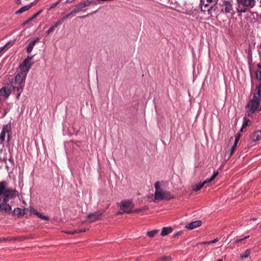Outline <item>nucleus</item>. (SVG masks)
<instances>
[{
    "instance_id": "obj_1",
    "label": "nucleus",
    "mask_w": 261,
    "mask_h": 261,
    "mask_svg": "<svg viewBox=\"0 0 261 261\" xmlns=\"http://www.w3.org/2000/svg\"><path fill=\"white\" fill-rule=\"evenodd\" d=\"M6 181L0 182V202L7 203L10 199L16 196V190L7 189Z\"/></svg>"
},
{
    "instance_id": "obj_2",
    "label": "nucleus",
    "mask_w": 261,
    "mask_h": 261,
    "mask_svg": "<svg viewBox=\"0 0 261 261\" xmlns=\"http://www.w3.org/2000/svg\"><path fill=\"white\" fill-rule=\"evenodd\" d=\"M261 100V90L257 89V92H255L253 94V98L250 99L246 105V109H250L255 112L258 111V107L259 106Z\"/></svg>"
},
{
    "instance_id": "obj_3",
    "label": "nucleus",
    "mask_w": 261,
    "mask_h": 261,
    "mask_svg": "<svg viewBox=\"0 0 261 261\" xmlns=\"http://www.w3.org/2000/svg\"><path fill=\"white\" fill-rule=\"evenodd\" d=\"M174 197L171 193L167 191H155L154 200H168L173 198Z\"/></svg>"
},
{
    "instance_id": "obj_4",
    "label": "nucleus",
    "mask_w": 261,
    "mask_h": 261,
    "mask_svg": "<svg viewBox=\"0 0 261 261\" xmlns=\"http://www.w3.org/2000/svg\"><path fill=\"white\" fill-rule=\"evenodd\" d=\"M33 57V56H28L22 61L19 66L20 71L28 73L33 64V62H31Z\"/></svg>"
},
{
    "instance_id": "obj_5",
    "label": "nucleus",
    "mask_w": 261,
    "mask_h": 261,
    "mask_svg": "<svg viewBox=\"0 0 261 261\" xmlns=\"http://www.w3.org/2000/svg\"><path fill=\"white\" fill-rule=\"evenodd\" d=\"M28 73L20 71L15 77L14 83L16 85H23L24 86L25 81Z\"/></svg>"
},
{
    "instance_id": "obj_6",
    "label": "nucleus",
    "mask_w": 261,
    "mask_h": 261,
    "mask_svg": "<svg viewBox=\"0 0 261 261\" xmlns=\"http://www.w3.org/2000/svg\"><path fill=\"white\" fill-rule=\"evenodd\" d=\"M106 212V210L97 211L93 213H90L88 215L87 218L90 219V222H94L101 219L102 215Z\"/></svg>"
},
{
    "instance_id": "obj_7",
    "label": "nucleus",
    "mask_w": 261,
    "mask_h": 261,
    "mask_svg": "<svg viewBox=\"0 0 261 261\" xmlns=\"http://www.w3.org/2000/svg\"><path fill=\"white\" fill-rule=\"evenodd\" d=\"M11 92L14 93H16V98L19 100L20 96L23 91L24 86L23 85H18L14 86L13 85H11Z\"/></svg>"
},
{
    "instance_id": "obj_8",
    "label": "nucleus",
    "mask_w": 261,
    "mask_h": 261,
    "mask_svg": "<svg viewBox=\"0 0 261 261\" xmlns=\"http://www.w3.org/2000/svg\"><path fill=\"white\" fill-rule=\"evenodd\" d=\"M11 92V84H7L0 88V96L8 98Z\"/></svg>"
},
{
    "instance_id": "obj_9",
    "label": "nucleus",
    "mask_w": 261,
    "mask_h": 261,
    "mask_svg": "<svg viewBox=\"0 0 261 261\" xmlns=\"http://www.w3.org/2000/svg\"><path fill=\"white\" fill-rule=\"evenodd\" d=\"M28 212L27 208L22 209L19 207H16L14 208L13 211V215L15 216H16L18 218H22L25 214H27Z\"/></svg>"
},
{
    "instance_id": "obj_10",
    "label": "nucleus",
    "mask_w": 261,
    "mask_h": 261,
    "mask_svg": "<svg viewBox=\"0 0 261 261\" xmlns=\"http://www.w3.org/2000/svg\"><path fill=\"white\" fill-rule=\"evenodd\" d=\"M134 206V204L131 201L129 200L122 201L120 205L121 210H123V209H131L132 210H133Z\"/></svg>"
},
{
    "instance_id": "obj_11",
    "label": "nucleus",
    "mask_w": 261,
    "mask_h": 261,
    "mask_svg": "<svg viewBox=\"0 0 261 261\" xmlns=\"http://www.w3.org/2000/svg\"><path fill=\"white\" fill-rule=\"evenodd\" d=\"M240 5L252 8L255 5L254 0H237Z\"/></svg>"
},
{
    "instance_id": "obj_12",
    "label": "nucleus",
    "mask_w": 261,
    "mask_h": 261,
    "mask_svg": "<svg viewBox=\"0 0 261 261\" xmlns=\"http://www.w3.org/2000/svg\"><path fill=\"white\" fill-rule=\"evenodd\" d=\"M12 210L11 206L7 203H0V212L2 213H10Z\"/></svg>"
},
{
    "instance_id": "obj_13",
    "label": "nucleus",
    "mask_w": 261,
    "mask_h": 261,
    "mask_svg": "<svg viewBox=\"0 0 261 261\" xmlns=\"http://www.w3.org/2000/svg\"><path fill=\"white\" fill-rule=\"evenodd\" d=\"M202 222L200 220L193 221L186 225V228L189 229H193L201 225Z\"/></svg>"
},
{
    "instance_id": "obj_14",
    "label": "nucleus",
    "mask_w": 261,
    "mask_h": 261,
    "mask_svg": "<svg viewBox=\"0 0 261 261\" xmlns=\"http://www.w3.org/2000/svg\"><path fill=\"white\" fill-rule=\"evenodd\" d=\"M217 2H218V0H216L215 1V3L214 5V6H213L212 5L210 6L208 3H205L203 6V7H201V10L202 11H207L208 12V14H211V11H212V9L213 8V7L216 5H217Z\"/></svg>"
},
{
    "instance_id": "obj_15",
    "label": "nucleus",
    "mask_w": 261,
    "mask_h": 261,
    "mask_svg": "<svg viewBox=\"0 0 261 261\" xmlns=\"http://www.w3.org/2000/svg\"><path fill=\"white\" fill-rule=\"evenodd\" d=\"M39 40V38L37 37L29 43V44L28 46L27 49V51L28 53L29 54L32 51L36 43H37Z\"/></svg>"
},
{
    "instance_id": "obj_16",
    "label": "nucleus",
    "mask_w": 261,
    "mask_h": 261,
    "mask_svg": "<svg viewBox=\"0 0 261 261\" xmlns=\"http://www.w3.org/2000/svg\"><path fill=\"white\" fill-rule=\"evenodd\" d=\"M253 142L259 141L261 139V130L254 131L251 136Z\"/></svg>"
},
{
    "instance_id": "obj_17",
    "label": "nucleus",
    "mask_w": 261,
    "mask_h": 261,
    "mask_svg": "<svg viewBox=\"0 0 261 261\" xmlns=\"http://www.w3.org/2000/svg\"><path fill=\"white\" fill-rule=\"evenodd\" d=\"M92 4H95V3L93 1L82 0L80 3H79L82 10L85 7L89 6Z\"/></svg>"
},
{
    "instance_id": "obj_18",
    "label": "nucleus",
    "mask_w": 261,
    "mask_h": 261,
    "mask_svg": "<svg viewBox=\"0 0 261 261\" xmlns=\"http://www.w3.org/2000/svg\"><path fill=\"white\" fill-rule=\"evenodd\" d=\"M172 230H173V228L170 226L164 227L162 228V231L161 233V235L162 237L167 236L168 234H169V233L172 232Z\"/></svg>"
},
{
    "instance_id": "obj_19",
    "label": "nucleus",
    "mask_w": 261,
    "mask_h": 261,
    "mask_svg": "<svg viewBox=\"0 0 261 261\" xmlns=\"http://www.w3.org/2000/svg\"><path fill=\"white\" fill-rule=\"evenodd\" d=\"M218 173V171H214L212 176L210 178L206 179L202 184H203L204 186L206 184L210 183L215 178Z\"/></svg>"
},
{
    "instance_id": "obj_20",
    "label": "nucleus",
    "mask_w": 261,
    "mask_h": 261,
    "mask_svg": "<svg viewBox=\"0 0 261 261\" xmlns=\"http://www.w3.org/2000/svg\"><path fill=\"white\" fill-rule=\"evenodd\" d=\"M87 230H88L87 228L77 229H75L73 230L68 231L66 232V233L70 234H74L75 233L86 232Z\"/></svg>"
},
{
    "instance_id": "obj_21",
    "label": "nucleus",
    "mask_w": 261,
    "mask_h": 261,
    "mask_svg": "<svg viewBox=\"0 0 261 261\" xmlns=\"http://www.w3.org/2000/svg\"><path fill=\"white\" fill-rule=\"evenodd\" d=\"M250 122L251 121L249 119L247 118L246 116L244 117L243 122L240 131H242L243 128L248 126Z\"/></svg>"
},
{
    "instance_id": "obj_22",
    "label": "nucleus",
    "mask_w": 261,
    "mask_h": 261,
    "mask_svg": "<svg viewBox=\"0 0 261 261\" xmlns=\"http://www.w3.org/2000/svg\"><path fill=\"white\" fill-rule=\"evenodd\" d=\"M232 7L231 4L228 1L225 2V11L226 13H230L232 10Z\"/></svg>"
},
{
    "instance_id": "obj_23",
    "label": "nucleus",
    "mask_w": 261,
    "mask_h": 261,
    "mask_svg": "<svg viewBox=\"0 0 261 261\" xmlns=\"http://www.w3.org/2000/svg\"><path fill=\"white\" fill-rule=\"evenodd\" d=\"M11 128L10 126H8V125H5L3 128L2 130L3 132H5V133L6 134V133L8 134V140L9 141V138H10V133H11Z\"/></svg>"
},
{
    "instance_id": "obj_24",
    "label": "nucleus",
    "mask_w": 261,
    "mask_h": 261,
    "mask_svg": "<svg viewBox=\"0 0 261 261\" xmlns=\"http://www.w3.org/2000/svg\"><path fill=\"white\" fill-rule=\"evenodd\" d=\"M81 11H82V9L81 8L79 4H77L74 6L73 9L72 10V11L71 12H70V13H72V16H73L76 13L80 12Z\"/></svg>"
},
{
    "instance_id": "obj_25",
    "label": "nucleus",
    "mask_w": 261,
    "mask_h": 261,
    "mask_svg": "<svg viewBox=\"0 0 261 261\" xmlns=\"http://www.w3.org/2000/svg\"><path fill=\"white\" fill-rule=\"evenodd\" d=\"M81 11H82V9L81 8L79 4H77L74 6L73 9L72 10V11L71 12H70V13H72V16H73L76 13L80 12Z\"/></svg>"
},
{
    "instance_id": "obj_26",
    "label": "nucleus",
    "mask_w": 261,
    "mask_h": 261,
    "mask_svg": "<svg viewBox=\"0 0 261 261\" xmlns=\"http://www.w3.org/2000/svg\"><path fill=\"white\" fill-rule=\"evenodd\" d=\"M159 231L158 229H154L147 232V236L150 238L154 237Z\"/></svg>"
},
{
    "instance_id": "obj_27",
    "label": "nucleus",
    "mask_w": 261,
    "mask_h": 261,
    "mask_svg": "<svg viewBox=\"0 0 261 261\" xmlns=\"http://www.w3.org/2000/svg\"><path fill=\"white\" fill-rule=\"evenodd\" d=\"M172 258L170 255H164L156 259V261H171Z\"/></svg>"
},
{
    "instance_id": "obj_28",
    "label": "nucleus",
    "mask_w": 261,
    "mask_h": 261,
    "mask_svg": "<svg viewBox=\"0 0 261 261\" xmlns=\"http://www.w3.org/2000/svg\"><path fill=\"white\" fill-rule=\"evenodd\" d=\"M28 10H29V7H28L27 5H25L24 6L22 7L21 8L19 9L17 11H16L15 12V14H19L22 13L25 11H27Z\"/></svg>"
},
{
    "instance_id": "obj_29",
    "label": "nucleus",
    "mask_w": 261,
    "mask_h": 261,
    "mask_svg": "<svg viewBox=\"0 0 261 261\" xmlns=\"http://www.w3.org/2000/svg\"><path fill=\"white\" fill-rule=\"evenodd\" d=\"M251 250L250 249H247L245 250V251L241 254L240 258L241 259H243V258L248 257L249 255L250 254Z\"/></svg>"
},
{
    "instance_id": "obj_30",
    "label": "nucleus",
    "mask_w": 261,
    "mask_h": 261,
    "mask_svg": "<svg viewBox=\"0 0 261 261\" xmlns=\"http://www.w3.org/2000/svg\"><path fill=\"white\" fill-rule=\"evenodd\" d=\"M149 207L147 206H144L140 208H136L135 210L133 211L134 213H139L142 212H145L148 210Z\"/></svg>"
},
{
    "instance_id": "obj_31",
    "label": "nucleus",
    "mask_w": 261,
    "mask_h": 261,
    "mask_svg": "<svg viewBox=\"0 0 261 261\" xmlns=\"http://www.w3.org/2000/svg\"><path fill=\"white\" fill-rule=\"evenodd\" d=\"M203 186V184H196L192 187V190L194 191H198L199 190H200L202 187Z\"/></svg>"
},
{
    "instance_id": "obj_32",
    "label": "nucleus",
    "mask_w": 261,
    "mask_h": 261,
    "mask_svg": "<svg viewBox=\"0 0 261 261\" xmlns=\"http://www.w3.org/2000/svg\"><path fill=\"white\" fill-rule=\"evenodd\" d=\"M36 216L38 217L39 218L44 220L48 221L49 220V218L47 216H43L41 213L38 212L36 213Z\"/></svg>"
},
{
    "instance_id": "obj_33",
    "label": "nucleus",
    "mask_w": 261,
    "mask_h": 261,
    "mask_svg": "<svg viewBox=\"0 0 261 261\" xmlns=\"http://www.w3.org/2000/svg\"><path fill=\"white\" fill-rule=\"evenodd\" d=\"M247 109V110L245 112V116L246 117H247V116L252 117V115L256 112L253 110L251 111L250 109Z\"/></svg>"
},
{
    "instance_id": "obj_34",
    "label": "nucleus",
    "mask_w": 261,
    "mask_h": 261,
    "mask_svg": "<svg viewBox=\"0 0 261 261\" xmlns=\"http://www.w3.org/2000/svg\"><path fill=\"white\" fill-rule=\"evenodd\" d=\"M133 212V210H132L131 209H129V210H124L123 209V210H121V211H119L118 213H117V215H122V214H123L124 213H127V214H130Z\"/></svg>"
},
{
    "instance_id": "obj_35",
    "label": "nucleus",
    "mask_w": 261,
    "mask_h": 261,
    "mask_svg": "<svg viewBox=\"0 0 261 261\" xmlns=\"http://www.w3.org/2000/svg\"><path fill=\"white\" fill-rule=\"evenodd\" d=\"M71 16H73L72 15V13H71L70 12L69 13H68V14L66 15L65 16L62 17L61 19H60V20L63 23L66 19H67Z\"/></svg>"
},
{
    "instance_id": "obj_36",
    "label": "nucleus",
    "mask_w": 261,
    "mask_h": 261,
    "mask_svg": "<svg viewBox=\"0 0 261 261\" xmlns=\"http://www.w3.org/2000/svg\"><path fill=\"white\" fill-rule=\"evenodd\" d=\"M6 133L2 131L0 134V143H3L5 139Z\"/></svg>"
},
{
    "instance_id": "obj_37",
    "label": "nucleus",
    "mask_w": 261,
    "mask_h": 261,
    "mask_svg": "<svg viewBox=\"0 0 261 261\" xmlns=\"http://www.w3.org/2000/svg\"><path fill=\"white\" fill-rule=\"evenodd\" d=\"M43 10H40L37 13H36L32 17L30 18V20H33L35 19L37 16H38L42 12Z\"/></svg>"
},
{
    "instance_id": "obj_38",
    "label": "nucleus",
    "mask_w": 261,
    "mask_h": 261,
    "mask_svg": "<svg viewBox=\"0 0 261 261\" xmlns=\"http://www.w3.org/2000/svg\"><path fill=\"white\" fill-rule=\"evenodd\" d=\"M237 144H238L234 143L233 145L231 147L230 150V155H232L234 153V151L237 147Z\"/></svg>"
},
{
    "instance_id": "obj_39",
    "label": "nucleus",
    "mask_w": 261,
    "mask_h": 261,
    "mask_svg": "<svg viewBox=\"0 0 261 261\" xmlns=\"http://www.w3.org/2000/svg\"><path fill=\"white\" fill-rule=\"evenodd\" d=\"M8 160L10 162V163H11L12 166L14 165V161L12 155L11 154H10L9 157L8 158Z\"/></svg>"
},
{
    "instance_id": "obj_40",
    "label": "nucleus",
    "mask_w": 261,
    "mask_h": 261,
    "mask_svg": "<svg viewBox=\"0 0 261 261\" xmlns=\"http://www.w3.org/2000/svg\"><path fill=\"white\" fill-rule=\"evenodd\" d=\"M61 0H58L56 3L51 5V6H50V9H51L55 8L61 2Z\"/></svg>"
},
{
    "instance_id": "obj_41",
    "label": "nucleus",
    "mask_w": 261,
    "mask_h": 261,
    "mask_svg": "<svg viewBox=\"0 0 261 261\" xmlns=\"http://www.w3.org/2000/svg\"><path fill=\"white\" fill-rule=\"evenodd\" d=\"M241 136V134L238 133L237 134V135L235 137V140H234V143H235L236 144H238V142H239V140L240 139Z\"/></svg>"
},
{
    "instance_id": "obj_42",
    "label": "nucleus",
    "mask_w": 261,
    "mask_h": 261,
    "mask_svg": "<svg viewBox=\"0 0 261 261\" xmlns=\"http://www.w3.org/2000/svg\"><path fill=\"white\" fill-rule=\"evenodd\" d=\"M160 182L159 181L155 182V184H154V188H155V191H160L159 190V188H160Z\"/></svg>"
},
{
    "instance_id": "obj_43",
    "label": "nucleus",
    "mask_w": 261,
    "mask_h": 261,
    "mask_svg": "<svg viewBox=\"0 0 261 261\" xmlns=\"http://www.w3.org/2000/svg\"><path fill=\"white\" fill-rule=\"evenodd\" d=\"M249 236H247L243 238H241V239H237L236 241H235V242L236 243H238L241 241H242L243 240H245V239H248L249 238Z\"/></svg>"
},
{
    "instance_id": "obj_44",
    "label": "nucleus",
    "mask_w": 261,
    "mask_h": 261,
    "mask_svg": "<svg viewBox=\"0 0 261 261\" xmlns=\"http://www.w3.org/2000/svg\"><path fill=\"white\" fill-rule=\"evenodd\" d=\"M30 212L31 214H34L36 215V213H38L33 207H30Z\"/></svg>"
},
{
    "instance_id": "obj_45",
    "label": "nucleus",
    "mask_w": 261,
    "mask_h": 261,
    "mask_svg": "<svg viewBox=\"0 0 261 261\" xmlns=\"http://www.w3.org/2000/svg\"><path fill=\"white\" fill-rule=\"evenodd\" d=\"M182 233V231H178L175 233H174L173 235V238H176L177 237V236L180 235L181 233Z\"/></svg>"
},
{
    "instance_id": "obj_46",
    "label": "nucleus",
    "mask_w": 261,
    "mask_h": 261,
    "mask_svg": "<svg viewBox=\"0 0 261 261\" xmlns=\"http://www.w3.org/2000/svg\"><path fill=\"white\" fill-rule=\"evenodd\" d=\"M62 23L60 21V20H58L54 24L53 26L55 29L56 28L58 25H61Z\"/></svg>"
},
{
    "instance_id": "obj_47",
    "label": "nucleus",
    "mask_w": 261,
    "mask_h": 261,
    "mask_svg": "<svg viewBox=\"0 0 261 261\" xmlns=\"http://www.w3.org/2000/svg\"><path fill=\"white\" fill-rule=\"evenodd\" d=\"M55 30V28L52 26L47 31V34H49L51 32H52Z\"/></svg>"
},
{
    "instance_id": "obj_48",
    "label": "nucleus",
    "mask_w": 261,
    "mask_h": 261,
    "mask_svg": "<svg viewBox=\"0 0 261 261\" xmlns=\"http://www.w3.org/2000/svg\"><path fill=\"white\" fill-rule=\"evenodd\" d=\"M218 241V238H216V239H214L213 240L208 241V243L210 244H213V243H216Z\"/></svg>"
},
{
    "instance_id": "obj_49",
    "label": "nucleus",
    "mask_w": 261,
    "mask_h": 261,
    "mask_svg": "<svg viewBox=\"0 0 261 261\" xmlns=\"http://www.w3.org/2000/svg\"><path fill=\"white\" fill-rule=\"evenodd\" d=\"M96 12H97V10H96V11H94V12H93L92 13H89V14H87L86 15L82 16L81 17V18H85L86 17L89 16L90 15H92L93 13H95Z\"/></svg>"
},
{
    "instance_id": "obj_50",
    "label": "nucleus",
    "mask_w": 261,
    "mask_h": 261,
    "mask_svg": "<svg viewBox=\"0 0 261 261\" xmlns=\"http://www.w3.org/2000/svg\"><path fill=\"white\" fill-rule=\"evenodd\" d=\"M30 21H31V20H30V18H29L28 20H27V21L23 22V23L22 24V27L25 26V25L28 24Z\"/></svg>"
},
{
    "instance_id": "obj_51",
    "label": "nucleus",
    "mask_w": 261,
    "mask_h": 261,
    "mask_svg": "<svg viewBox=\"0 0 261 261\" xmlns=\"http://www.w3.org/2000/svg\"><path fill=\"white\" fill-rule=\"evenodd\" d=\"M26 238H27V237H22V238H21L20 239H18V238L15 237V238H14L13 239V240H23L24 239H26Z\"/></svg>"
},
{
    "instance_id": "obj_52",
    "label": "nucleus",
    "mask_w": 261,
    "mask_h": 261,
    "mask_svg": "<svg viewBox=\"0 0 261 261\" xmlns=\"http://www.w3.org/2000/svg\"><path fill=\"white\" fill-rule=\"evenodd\" d=\"M9 109H6L5 110H4V115H3V117H5L6 114L8 113V112H9Z\"/></svg>"
},
{
    "instance_id": "obj_53",
    "label": "nucleus",
    "mask_w": 261,
    "mask_h": 261,
    "mask_svg": "<svg viewBox=\"0 0 261 261\" xmlns=\"http://www.w3.org/2000/svg\"><path fill=\"white\" fill-rule=\"evenodd\" d=\"M34 5V3H31V4L27 5V6L29 7V10L31 9Z\"/></svg>"
},
{
    "instance_id": "obj_54",
    "label": "nucleus",
    "mask_w": 261,
    "mask_h": 261,
    "mask_svg": "<svg viewBox=\"0 0 261 261\" xmlns=\"http://www.w3.org/2000/svg\"><path fill=\"white\" fill-rule=\"evenodd\" d=\"M7 160H8V158H7V155L6 156H4L3 158V161L5 163H7Z\"/></svg>"
},
{
    "instance_id": "obj_55",
    "label": "nucleus",
    "mask_w": 261,
    "mask_h": 261,
    "mask_svg": "<svg viewBox=\"0 0 261 261\" xmlns=\"http://www.w3.org/2000/svg\"><path fill=\"white\" fill-rule=\"evenodd\" d=\"M205 4V1L204 0H200V5H201V7H202L203 5Z\"/></svg>"
},
{
    "instance_id": "obj_56",
    "label": "nucleus",
    "mask_w": 261,
    "mask_h": 261,
    "mask_svg": "<svg viewBox=\"0 0 261 261\" xmlns=\"http://www.w3.org/2000/svg\"><path fill=\"white\" fill-rule=\"evenodd\" d=\"M15 3L17 5H21V0H15Z\"/></svg>"
},
{
    "instance_id": "obj_57",
    "label": "nucleus",
    "mask_w": 261,
    "mask_h": 261,
    "mask_svg": "<svg viewBox=\"0 0 261 261\" xmlns=\"http://www.w3.org/2000/svg\"><path fill=\"white\" fill-rule=\"evenodd\" d=\"M239 12L242 13H245L246 12V10L245 8L241 9L240 10H239Z\"/></svg>"
},
{
    "instance_id": "obj_58",
    "label": "nucleus",
    "mask_w": 261,
    "mask_h": 261,
    "mask_svg": "<svg viewBox=\"0 0 261 261\" xmlns=\"http://www.w3.org/2000/svg\"><path fill=\"white\" fill-rule=\"evenodd\" d=\"M201 244H203V245H206V244H210L208 243V241H205V242H203L201 243Z\"/></svg>"
},
{
    "instance_id": "obj_59",
    "label": "nucleus",
    "mask_w": 261,
    "mask_h": 261,
    "mask_svg": "<svg viewBox=\"0 0 261 261\" xmlns=\"http://www.w3.org/2000/svg\"><path fill=\"white\" fill-rule=\"evenodd\" d=\"M7 44H6L4 46H3V47H1L0 48V51H2L3 50V49L7 46Z\"/></svg>"
},
{
    "instance_id": "obj_60",
    "label": "nucleus",
    "mask_w": 261,
    "mask_h": 261,
    "mask_svg": "<svg viewBox=\"0 0 261 261\" xmlns=\"http://www.w3.org/2000/svg\"><path fill=\"white\" fill-rule=\"evenodd\" d=\"M7 44H6L4 46H3V47H1L0 48V51H2L3 50V49L7 46Z\"/></svg>"
},
{
    "instance_id": "obj_61",
    "label": "nucleus",
    "mask_w": 261,
    "mask_h": 261,
    "mask_svg": "<svg viewBox=\"0 0 261 261\" xmlns=\"http://www.w3.org/2000/svg\"><path fill=\"white\" fill-rule=\"evenodd\" d=\"M1 239H2V241H6V240H8V239L5 238H1Z\"/></svg>"
},
{
    "instance_id": "obj_62",
    "label": "nucleus",
    "mask_w": 261,
    "mask_h": 261,
    "mask_svg": "<svg viewBox=\"0 0 261 261\" xmlns=\"http://www.w3.org/2000/svg\"><path fill=\"white\" fill-rule=\"evenodd\" d=\"M207 3H212L213 0H206Z\"/></svg>"
},
{
    "instance_id": "obj_63",
    "label": "nucleus",
    "mask_w": 261,
    "mask_h": 261,
    "mask_svg": "<svg viewBox=\"0 0 261 261\" xmlns=\"http://www.w3.org/2000/svg\"><path fill=\"white\" fill-rule=\"evenodd\" d=\"M110 206V204H108L106 206V210L108 209Z\"/></svg>"
},
{
    "instance_id": "obj_64",
    "label": "nucleus",
    "mask_w": 261,
    "mask_h": 261,
    "mask_svg": "<svg viewBox=\"0 0 261 261\" xmlns=\"http://www.w3.org/2000/svg\"><path fill=\"white\" fill-rule=\"evenodd\" d=\"M217 261H223V258H219L217 259Z\"/></svg>"
}]
</instances>
